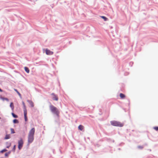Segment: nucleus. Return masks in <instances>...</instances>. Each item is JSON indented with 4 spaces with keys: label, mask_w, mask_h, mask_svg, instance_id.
<instances>
[{
    "label": "nucleus",
    "mask_w": 158,
    "mask_h": 158,
    "mask_svg": "<svg viewBox=\"0 0 158 158\" xmlns=\"http://www.w3.org/2000/svg\"><path fill=\"white\" fill-rule=\"evenodd\" d=\"M35 131V129L34 128H32L30 131L28 136V141L29 143H31L33 141Z\"/></svg>",
    "instance_id": "obj_1"
},
{
    "label": "nucleus",
    "mask_w": 158,
    "mask_h": 158,
    "mask_svg": "<svg viewBox=\"0 0 158 158\" xmlns=\"http://www.w3.org/2000/svg\"><path fill=\"white\" fill-rule=\"evenodd\" d=\"M49 107L52 113L56 114L57 116L59 115L60 112L57 108L52 105H50Z\"/></svg>",
    "instance_id": "obj_2"
},
{
    "label": "nucleus",
    "mask_w": 158,
    "mask_h": 158,
    "mask_svg": "<svg viewBox=\"0 0 158 158\" xmlns=\"http://www.w3.org/2000/svg\"><path fill=\"white\" fill-rule=\"evenodd\" d=\"M110 123L112 125L114 126L122 127L124 125L123 123H122L120 122L116 121H111Z\"/></svg>",
    "instance_id": "obj_3"
},
{
    "label": "nucleus",
    "mask_w": 158,
    "mask_h": 158,
    "mask_svg": "<svg viewBox=\"0 0 158 158\" xmlns=\"http://www.w3.org/2000/svg\"><path fill=\"white\" fill-rule=\"evenodd\" d=\"M23 141L22 139H20V140L18 141V148L20 150L23 146Z\"/></svg>",
    "instance_id": "obj_4"
},
{
    "label": "nucleus",
    "mask_w": 158,
    "mask_h": 158,
    "mask_svg": "<svg viewBox=\"0 0 158 158\" xmlns=\"http://www.w3.org/2000/svg\"><path fill=\"white\" fill-rule=\"evenodd\" d=\"M52 96V98L53 100L57 101L58 100V98L57 95L55 94L54 93H52L51 94Z\"/></svg>",
    "instance_id": "obj_5"
},
{
    "label": "nucleus",
    "mask_w": 158,
    "mask_h": 158,
    "mask_svg": "<svg viewBox=\"0 0 158 158\" xmlns=\"http://www.w3.org/2000/svg\"><path fill=\"white\" fill-rule=\"evenodd\" d=\"M45 52L47 55H52L53 54V52L52 51H51L48 49H45Z\"/></svg>",
    "instance_id": "obj_6"
},
{
    "label": "nucleus",
    "mask_w": 158,
    "mask_h": 158,
    "mask_svg": "<svg viewBox=\"0 0 158 158\" xmlns=\"http://www.w3.org/2000/svg\"><path fill=\"white\" fill-rule=\"evenodd\" d=\"M27 102H28L30 105L31 106V107H33L34 106V103L33 102L29 100H28Z\"/></svg>",
    "instance_id": "obj_7"
},
{
    "label": "nucleus",
    "mask_w": 158,
    "mask_h": 158,
    "mask_svg": "<svg viewBox=\"0 0 158 158\" xmlns=\"http://www.w3.org/2000/svg\"><path fill=\"white\" fill-rule=\"evenodd\" d=\"M119 96L121 99H124L125 97V95L122 93H120Z\"/></svg>",
    "instance_id": "obj_8"
},
{
    "label": "nucleus",
    "mask_w": 158,
    "mask_h": 158,
    "mask_svg": "<svg viewBox=\"0 0 158 158\" xmlns=\"http://www.w3.org/2000/svg\"><path fill=\"white\" fill-rule=\"evenodd\" d=\"M84 126L81 125H80L78 127V129L81 131L82 130H83V129H84Z\"/></svg>",
    "instance_id": "obj_9"
},
{
    "label": "nucleus",
    "mask_w": 158,
    "mask_h": 158,
    "mask_svg": "<svg viewBox=\"0 0 158 158\" xmlns=\"http://www.w3.org/2000/svg\"><path fill=\"white\" fill-rule=\"evenodd\" d=\"M24 69L26 72L27 73H28L29 72V70L27 67H24Z\"/></svg>",
    "instance_id": "obj_10"
},
{
    "label": "nucleus",
    "mask_w": 158,
    "mask_h": 158,
    "mask_svg": "<svg viewBox=\"0 0 158 158\" xmlns=\"http://www.w3.org/2000/svg\"><path fill=\"white\" fill-rule=\"evenodd\" d=\"M23 111H24V116H27V110H26V108H24Z\"/></svg>",
    "instance_id": "obj_11"
},
{
    "label": "nucleus",
    "mask_w": 158,
    "mask_h": 158,
    "mask_svg": "<svg viewBox=\"0 0 158 158\" xmlns=\"http://www.w3.org/2000/svg\"><path fill=\"white\" fill-rule=\"evenodd\" d=\"M101 17L105 21H106L107 20V18L104 16H101Z\"/></svg>",
    "instance_id": "obj_12"
},
{
    "label": "nucleus",
    "mask_w": 158,
    "mask_h": 158,
    "mask_svg": "<svg viewBox=\"0 0 158 158\" xmlns=\"http://www.w3.org/2000/svg\"><path fill=\"white\" fill-rule=\"evenodd\" d=\"M10 107L11 108L12 110H13L14 108V106L13 102H11L10 104Z\"/></svg>",
    "instance_id": "obj_13"
},
{
    "label": "nucleus",
    "mask_w": 158,
    "mask_h": 158,
    "mask_svg": "<svg viewBox=\"0 0 158 158\" xmlns=\"http://www.w3.org/2000/svg\"><path fill=\"white\" fill-rule=\"evenodd\" d=\"M14 90L19 95L20 97H21V94H20L18 91V90L16 89H14Z\"/></svg>",
    "instance_id": "obj_14"
},
{
    "label": "nucleus",
    "mask_w": 158,
    "mask_h": 158,
    "mask_svg": "<svg viewBox=\"0 0 158 158\" xmlns=\"http://www.w3.org/2000/svg\"><path fill=\"white\" fill-rule=\"evenodd\" d=\"M13 122L14 123H19V121L18 120L16 119H15L13 121Z\"/></svg>",
    "instance_id": "obj_15"
},
{
    "label": "nucleus",
    "mask_w": 158,
    "mask_h": 158,
    "mask_svg": "<svg viewBox=\"0 0 158 158\" xmlns=\"http://www.w3.org/2000/svg\"><path fill=\"white\" fill-rule=\"evenodd\" d=\"M10 138V135H6V136H5V139H9Z\"/></svg>",
    "instance_id": "obj_16"
},
{
    "label": "nucleus",
    "mask_w": 158,
    "mask_h": 158,
    "mask_svg": "<svg viewBox=\"0 0 158 158\" xmlns=\"http://www.w3.org/2000/svg\"><path fill=\"white\" fill-rule=\"evenodd\" d=\"M12 115L14 118H17L18 117L17 115L15 114L14 113H12Z\"/></svg>",
    "instance_id": "obj_17"
},
{
    "label": "nucleus",
    "mask_w": 158,
    "mask_h": 158,
    "mask_svg": "<svg viewBox=\"0 0 158 158\" xmlns=\"http://www.w3.org/2000/svg\"><path fill=\"white\" fill-rule=\"evenodd\" d=\"M10 131H11V132L12 134H13L15 133V131H14V129L13 128H11L10 129Z\"/></svg>",
    "instance_id": "obj_18"
},
{
    "label": "nucleus",
    "mask_w": 158,
    "mask_h": 158,
    "mask_svg": "<svg viewBox=\"0 0 158 158\" xmlns=\"http://www.w3.org/2000/svg\"><path fill=\"white\" fill-rule=\"evenodd\" d=\"M1 98L3 100H6L7 101H8V99L7 98Z\"/></svg>",
    "instance_id": "obj_19"
},
{
    "label": "nucleus",
    "mask_w": 158,
    "mask_h": 158,
    "mask_svg": "<svg viewBox=\"0 0 158 158\" xmlns=\"http://www.w3.org/2000/svg\"><path fill=\"white\" fill-rule=\"evenodd\" d=\"M154 129L156 131H158V127H154Z\"/></svg>",
    "instance_id": "obj_20"
},
{
    "label": "nucleus",
    "mask_w": 158,
    "mask_h": 158,
    "mask_svg": "<svg viewBox=\"0 0 158 158\" xmlns=\"http://www.w3.org/2000/svg\"><path fill=\"white\" fill-rule=\"evenodd\" d=\"M22 103H23V106L24 108H26V106L25 105V103H24V102H22Z\"/></svg>",
    "instance_id": "obj_21"
},
{
    "label": "nucleus",
    "mask_w": 158,
    "mask_h": 158,
    "mask_svg": "<svg viewBox=\"0 0 158 158\" xmlns=\"http://www.w3.org/2000/svg\"><path fill=\"white\" fill-rule=\"evenodd\" d=\"M24 118L25 121H27V116H24Z\"/></svg>",
    "instance_id": "obj_22"
},
{
    "label": "nucleus",
    "mask_w": 158,
    "mask_h": 158,
    "mask_svg": "<svg viewBox=\"0 0 158 158\" xmlns=\"http://www.w3.org/2000/svg\"><path fill=\"white\" fill-rule=\"evenodd\" d=\"M138 148H139L142 149L143 148V147L142 146H138Z\"/></svg>",
    "instance_id": "obj_23"
},
{
    "label": "nucleus",
    "mask_w": 158,
    "mask_h": 158,
    "mask_svg": "<svg viewBox=\"0 0 158 158\" xmlns=\"http://www.w3.org/2000/svg\"><path fill=\"white\" fill-rule=\"evenodd\" d=\"M15 145L13 148V150H14V151H15Z\"/></svg>",
    "instance_id": "obj_24"
},
{
    "label": "nucleus",
    "mask_w": 158,
    "mask_h": 158,
    "mask_svg": "<svg viewBox=\"0 0 158 158\" xmlns=\"http://www.w3.org/2000/svg\"><path fill=\"white\" fill-rule=\"evenodd\" d=\"M6 151V150H2V152H3V151Z\"/></svg>",
    "instance_id": "obj_25"
},
{
    "label": "nucleus",
    "mask_w": 158,
    "mask_h": 158,
    "mask_svg": "<svg viewBox=\"0 0 158 158\" xmlns=\"http://www.w3.org/2000/svg\"><path fill=\"white\" fill-rule=\"evenodd\" d=\"M5 156H7V154L6 153V154H5Z\"/></svg>",
    "instance_id": "obj_26"
},
{
    "label": "nucleus",
    "mask_w": 158,
    "mask_h": 158,
    "mask_svg": "<svg viewBox=\"0 0 158 158\" xmlns=\"http://www.w3.org/2000/svg\"><path fill=\"white\" fill-rule=\"evenodd\" d=\"M9 147L8 146H7V148H9Z\"/></svg>",
    "instance_id": "obj_27"
},
{
    "label": "nucleus",
    "mask_w": 158,
    "mask_h": 158,
    "mask_svg": "<svg viewBox=\"0 0 158 158\" xmlns=\"http://www.w3.org/2000/svg\"><path fill=\"white\" fill-rule=\"evenodd\" d=\"M1 118L0 117V119H1Z\"/></svg>",
    "instance_id": "obj_28"
}]
</instances>
